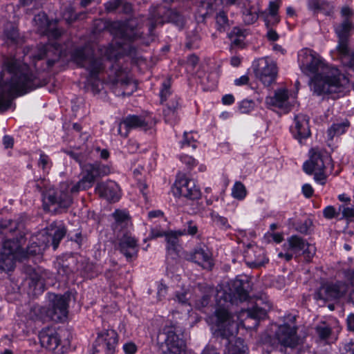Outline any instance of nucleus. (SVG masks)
<instances>
[{
  "label": "nucleus",
  "mask_w": 354,
  "mask_h": 354,
  "mask_svg": "<svg viewBox=\"0 0 354 354\" xmlns=\"http://www.w3.org/2000/svg\"><path fill=\"white\" fill-rule=\"evenodd\" d=\"M285 252H281L278 254V257L279 258H284L286 261H290L292 258L295 257V254H293L290 250H284Z\"/></svg>",
  "instance_id": "e2e57ef3"
},
{
  "label": "nucleus",
  "mask_w": 354,
  "mask_h": 354,
  "mask_svg": "<svg viewBox=\"0 0 354 354\" xmlns=\"http://www.w3.org/2000/svg\"><path fill=\"white\" fill-rule=\"evenodd\" d=\"M312 225L313 221L310 218L297 221L294 225L295 230L304 234H308L310 232Z\"/></svg>",
  "instance_id": "37998d69"
},
{
  "label": "nucleus",
  "mask_w": 354,
  "mask_h": 354,
  "mask_svg": "<svg viewBox=\"0 0 354 354\" xmlns=\"http://www.w3.org/2000/svg\"><path fill=\"white\" fill-rule=\"evenodd\" d=\"M112 216L115 220L113 227L123 228L126 227L129 222V217L128 214L124 210L116 209L113 214Z\"/></svg>",
  "instance_id": "f704fd0d"
},
{
  "label": "nucleus",
  "mask_w": 354,
  "mask_h": 354,
  "mask_svg": "<svg viewBox=\"0 0 354 354\" xmlns=\"http://www.w3.org/2000/svg\"><path fill=\"white\" fill-rule=\"evenodd\" d=\"M197 289L200 292V295H198L195 299H192V301L194 303L196 308L201 310L206 307L210 302L213 290L211 287L198 285ZM191 293L188 290L182 288L180 291H176L174 300L179 304L185 306H190L191 302Z\"/></svg>",
  "instance_id": "4468645a"
},
{
  "label": "nucleus",
  "mask_w": 354,
  "mask_h": 354,
  "mask_svg": "<svg viewBox=\"0 0 354 354\" xmlns=\"http://www.w3.org/2000/svg\"><path fill=\"white\" fill-rule=\"evenodd\" d=\"M255 105L254 101L246 99L240 102L239 109L241 113L248 114L254 110Z\"/></svg>",
  "instance_id": "de8ad7c7"
},
{
  "label": "nucleus",
  "mask_w": 354,
  "mask_h": 354,
  "mask_svg": "<svg viewBox=\"0 0 354 354\" xmlns=\"http://www.w3.org/2000/svg\"><path fill=\"white\" fill-rule=\"evenodd\" d=\"M316 252V248L311 244L307 243V245L304 248L301 254L304 255L305 260L310 262Z\"/></svg>",
  "instance_id": "864d4df0"
},
{
  "label": "nucleus",
  "mask_w": 354,
  "mask_h": 354,
  "mask_svg": "<svg viewBox=\"0 0 354 354\" xmlns=\"http://www.w3.org/2000/svg\"><path fill=\"white\" fill-rule=\"evenodd\" d=\"M337 90H313V95L316 97H322V100H328L332 98L336 99L337 97L333 95L336 93Z\"/></svg>",
  "instance_id": "8fccbe9b"
},
{
  "label": "nucleus",
  "mask_w": 354,
  "mask_h": 354,
  "mask_svg": "<svg viewBox=\"0 0 354 354\" xmlns=\"http://www.w3.org/2000/svg\"><path fill=\"white\" fill-rule=\"evenodd\" d=\"M39 339L42 347L50 351L58 350L61 339L58 333L53 328H43L39 333Z\"/></svg>",
  "instance_id": "b1692460"
},
{
  "label": "nucleus",
  "mask_w": 354,
  "mask_h": 354,
  "mask_svg": "<svg viewBox=\"0 0 354 354\" xmlns=\"http://www.w3.org/2000/svg\"><path fill=\"white\" fill-rule=\"evenodd\" d=\"M210 218L216 227L222 230H227L231 228L226 217L221 216L218 212L212 210L209 214Z\"/></svg>",
  "instance_id": "c9c22d12"
},
{
  "label": "nucleus",
  "mask_w": 354,
  "mask_h": 354,
  "mask_svg": "<svg viewBox=\"0 0 354 354\" xmlns=\"http://www.w3.org/2000/svg\"><path fill=\"white\" fill-rule=\"evenodd\" d=\"M171 10L163 5L151 8L149 11V17L147 19L148 33L151 35L156 25L169 21L171 19Z\"/></svg>",
  "instance_id": "412c9836"
},
{
  "label": "nucleus",
  "mask_w": 354,
  "mask_h": 354,
  "mask_svg": "<svg viewBox=\"0 0 354 354\" xmlns=\"http://www.w3.org/2000/svg\"><path fill=\"white\" fill-rule=\"evenodd\" d=\"M341 13L346 19L342 24L335 27V32L339 38L337 49L342 63L354 70V51L350 53L347 44L348 33L352 28V24L348 17L352 15V11L348 7H343Z\"/></svg>",
  "instance_id": "1a4fd4ad"
},
{
  "label": "nucleus",
  "mask_w": 354,
  "mask_h": 354,
  "mask_svg": "<svg viewBox=\"0 0 354 354\" xmlns=\"http://www.w3.org/2000/svg\"><path fill=\"white\" fill-rule=\"evenodd\" d=\"M183 227V229L177 230V233L178 234V235L194 236L198 232V226L196 223L192 220L187 221L184 224Z\"/></svg>",
  "instance_id": "a19ab883"
},
{
  "label": "nucleus",
  "mask_w": 354,
  "mask_h": 354,
  "mask_svg": "<svg viewBox=\"0 0 354 354\" xmlns=\"http://www.w3.org/2000/svg\"><path fill=\"white\" fill-rule=\"evenodd\" d=\"M38 165L44 172L48 171L52 165L49 156L44 153H41L38 160Z\"/></svg>",
  "instance_id": "3c124183"
},
{
  "label": "nucleus",
  "mask_w": 354,
  "mask_h": 354,
  "mask_svg": "<svg viewBox=\"0 0 354 354\" xmlns=\"http://www.w3.org/2000/svg\"><path fill=\"white\" fill-rule=\"evenodd\" d=\"M339 351L341 354H354V340L344 343Z\"/></svg>",
  "instance_id": "5fc2aeb1"
},
{
  "label": "nucleus",
  "mask_w": 354,
  "mask_h": 354,
  "mask_svg": "<svg viewBox=\"0 0 354 354\" xmlns=\"http://www.w3.org/2000/svg\"><path fill=\"white\" fill-rule=\"evenodd\" d=\"M298 63L301 71L308 76L310 86L313 88L340 87L348 82L338 68L326 65L322 59L309 48H303L298 53Z\"/></svg>",
  "instance_id": "423d86ee"
},
{
  "label": "nucleus",
  "mask_w": 354,
  "mask_h": 354,
  "mask_svg": "<svg viewBox=\"0 0 354 354\" xmlns=\"http://www.w3.org/2000/svg\"><path fill=\"white\" fill-rule=\"evenodd\" d=\"M349 127L350 122L348 120L333 123L327 130L328 140H333L334 137L345 133Z\"/></svg>",
  "instance_id": "2f4dec72"
},
{
  "label": "nucleus",
  "mask_w": 354,
  "mask_h": 354,
  "mask_svg": "<svg viewBox=\"0 0 354 354\" xmlns=\"http://www.w3.org/2000/svg\"><path fill=\"white\" fill-rule=\"evenodd\" d=\"M339 211L342 212V217L348 221H354V208L342 205L339 206Z\"/></svg>",
  "instance_id": "09e8293b"
},
{
  "label": "nucleus",
  "mask_w": 354,
  "mask_h": 354,
  "mask_svg": "<svg viewBox=\"0 0 354 354\" xmlns=\"http://www.w3.org/2000/svg\"><path fill=\"white\" fill-rule=\"evenodd\" d=\"M195 136H196V133L193 131L185 132L182 140L180 141V147H192L195 149L197 147Z\"/></svg>",
  "instance_id": "ea45409f"
},
{
  "label": "nucleus",
  "mask_w": 354,
  "mask_h": 354,
  "mask_svg": "<svg viewBox=\"0 0 354 354\" xmlns=\"http://www.w3.org/2000/svg\"><path fill=\"white\" fill-rule=\"evenodd\" d=\"M248 194L245 186L241 181H236L231 189V196L236 200L243 201Z\"/></svg>",
  "instance_id": "4c0bfd02"
},
{
  "label": "nucleus",
  "mask_w": 354,
  "mask_h": 354,
  "mask_svg": "<svg viewBox=\"0 0 354 354\" xmlns=\"http://www.w3.org/2000/svg\"><path fill=\"white\" fill-rule=\"evenodd\" d=\"M198 62V58L195 55H192L188 57L187 61V67L194 68Z\"/></svg>",
  "instance_id": "680f3d73"
},
{
  "label": "nucleus",
  "mask_w": 354,
  "mask_h": 354,
  "mask_svg": "<svg viewBox=\"0 0 354 354\" xmlns=\"http://www.w3.org/2000/svg\"><path fill=\"white\" fill-rule=\"evenodd\" d=\"M243 18L246 24H250L254 23L258 19L257 9L254 8H245L243 10Z\"/></svg>",
  "instance_id": "a18cd8bd"
},
{
  "label": "nucleus",
  "mask_w": 354,
  "mask_h": 354,
  "mask_svg": "<svg viewBox=\"0 0 354 354\" xmlns=\"http://www.w3.org/2000/svg\"><path fill=\"white\" fill-rule=\"evenodd\" d=\"M119 250L127 261H131L138 255V246L136 240L133 237L124 236L119 242Z\"/></svg>",
  "instance_id": "a878e982"
},
{
  "label": "nucleus",
  "mask_w": 354,
  "mask_h": 354,
  "mask_svg": "<svg viewBox=\"0 0 354 354\" xmlns=\"http://www.w3.org/2000/svg\"><path fill=\"white\" fill-rule=\"evenodd\" d=\"M308 6L310 10L318 12L324 10L325 6L328 7L329 4L321 0H308Z\"/></svg>",
  "instance_id": "49530a36"
},
{
  "label": "nucleus",
  "mask_w": 354,
  "mask_h": 354,
  "mask_svg": "<svg viewBox=\"0 0 354 354\" xmlns=\"http://www.w3.org/2000/svg\"><path fill=\"white\" fill-rule=\"evenodd\" d=\"M178 106V101H174L171 104L168 105L167 107L164 109L163 115L165 120L167 123L173 124L177 120V113L176 109Z\"/></svg>",
  "instance_id": "e433bc0d"
},
{
  "label": "nucleus",
  "mask_w": 354,
  "mask_h": 354,
  "mask_svg": "<svg viewBox=\"0 0 354 354\" xmlns=\"http://www.w3.org/2000/svg\"><path fill=\"white\" fill-rule=\"evenodd\" d=\"M222 0H209L205 5L207 6V13L218 11L216 15V24L217 29L219 31H225L229 26V20L226 15V11L221 9L223 8Z\"/></svg>",
  "instance_id": "5701e85b"
},
{
  "label": "nucleus",
  "mask_w": 354,
  "mask_h": 354,
  "mask_svg": "<svg viewBox=\"0 0 354 354\" xmlns=\"http://www.w3.org/2000/svg\"><path fill=\"white\" fill-rule=\"evenodd\" d=\"M179 158L181 162L185 165L189 169H192L198 164V161L195 158L187 154L180 155Z\"/></svg>",
  "instance_id": "603ef678"
},
{
  "label": "nucleus",
  "mask_w": 354,
  "mask_h": 354,
  "mask_svg": "<svg viewBox=\"0 0 354 354\" xmlns=\"http://www.w3.org/2000/svg\"><path fill=\"white\" fill-rule=\"evenodd\" d=\"M174 186L180 196L192 200L198 199L201 197V190L196 186L194 179H190L185 176H178L175 181Z\"/></svg>",
  "instance_id": "6ab92c4d"
},
{
  "label": "nucleus",
  "mask_w": 354,
  "mask_h": 354,
  "mask_svg": "<svg viewBox=\"0 0 354 354\" xmlns=\"http://www.w3.org/2000/svg\"><path fill=\"white\" fill-rule=\"evenodd\" d=\"M18 35L17 28L10 22H7L3 27H0V36L6 41L15 42Z\"/></svg>",
  "instance_id": "473e14b6"
},
{
  "label": "nucleus",
  "mask_w": 354,
  "mask_h": 354,
  "mask_svg": "<svg viewBox=\"0 0 354 354\" xmlns=\"http://www.w3.org/2000/svg\"><path fill=\"white\" fill-rule=\"evenodd\" d=\"M301 191L304 196L307 198H310L314 192L312 186L308 183H306L302 186Z\"/></svg>",
  "instance_id": "052dcab7"
},
{
  "label": "nucleus",
  "mask_w": 354,
  "mask_h": 354,
  "mask_svg": "<svg viewBox=\"0 0 354 354\" xmlns=\"http://www.w3.org/2000/svg\"><path fill=\"white\" fill-rule=\"evenodd\" d=\"M274 337L284 347L294 348L298 344L295 315L288 314L284 316L283 323L277 326Z\"/></svg>",
  "instance_id": "ddd939ff"
},
{
  "label": "nucleus",
  "mask_w": 354,
  "mask_h": 354,
  "mask_svg": "<svg viewBox=\"0 0 354 354\" xmlns=\"http://www.w3.org/2000/svg\"><path fill=\"white\" fill-rule=\"evenodd\" d=\"M122 349L125 354H135L138 348L133 342H128L123 344Z\"/></svg>",
  "instance_id": "6e6d98bb"
},
{
  "label": "nucleus",
  "mask_w": 354,
  "mask_h": 354,
  "mask_svg": "<svg viewBox=\"0 0 354 354\" xmlns=\"http://www.w3.org/2000/svg\"><path fill=\"white\" fill-rule=\"evenodd\" d=\"M348 290L346 282L336 281L323 283L315 293L316 299L331 301L343 297Z\"/></svg>",
  "instance_id": "dca6fc26"
},
{
  "label": "nucleus",
  "mask_w": 354,
  "mask_h": 354,
  "mask_svg": "<svg viewBox=\"0 0 354 354\" xmlns=\"http://www.w3.org/2000/svg\"><path fill=\"white\" fill-rule=\"evenodd\" d=\"M323 214L326 218L331 219L336 216V210L333 206L328 205L323 209Z\"/></svg>",
  "instance_id": "13d9d810"
},
{
  "label": "nucleus",
  "mask_w": 354,
  "mask_h": 354,
  "mask_svg": "<svg viewBox=\"0 0 354 354\" xmlns=\"http://www.w3.org/2000/svg\"><path fill=\"white\" fill-rule=\"evenodd\" d=\"M25 216L20 215L15 220L0 221V234L7 236L0 251V274L8 273L14 270L17 261L37 254H41L50 245L57 250L66 230L62 223H53L44 230L32 236L26 250L22 245L26 243L28 230L25 225Z\"/></svg>",
  "instance_id": "f03ea898"
},
{
  "label": "nucleus",
  "mask_w": 354,
  "mask_h": 354,
  "mask_svg": "<svg viewBox=\"0 0 354 354\" xmlns=\"http://www.w3.org/2000/svg\"><path fill=\"white\" fill-rule=\"evenodd\" d=\"M254 259L248 261V265L252 268H258L264 266L268 263V259L264 254L263 251L259 250L254 252Z\"/></svg>",
  "instance_id": "79ce46f5"
},
{
  "label": "nucleus",
  "mask_w": 354,
  "mask_h": 354,
  "mask_svg": "<svg viewBox=\"0 0 354 354\" xmlns=\"http://www.w3.org/2000/svg\"><path fill=\"white\" fill-rule=\"evenodd\" d=\"M167 232L162 231L158 228H152L150 232V237L152 239H155L157 237H161L165 236Z\"/></svg>",
  "instance_id": "338daca9"
},
{
  "label": "nucleus",
  "mask_w": 354,
  "mask_h": 354,
  "mask_svg": "<svg viewBox=\"0 0 354 354\" xmlns=\"http://www.w3.org/2000/svg\"><path fill=\"white\" fill-rule=\"evenodd\" d=\"M104 6L109 12L118 11L127 14L132 10L131 4L123 0H110L105 3Z\"/></svg>",
  "instance_id": "c756f323"
},
{
  "label": "nucleus",
  "mask_w": 354,
  "mask_h": 354,
  "mask_svg": "<svg viewBox=\"0 0 354 354\" xmlns=\"http://www.w3.org/2000/svg\"><path fill=\"white\" fill-rule=\"evenodd\" d=\"M68 154L79 162L82 167V178L75 185L68 182H63L59 184L56 190L49 189L43 194V205L45 210H50L51 207L55 209H67L73 203L72 194L77 193L80 190H86L91 188L98 176H105L109 172V167L100 164H85L82 165V156L75 151H68Z\"/></svg>",
  "instance_id": "39448f33"
},
{
  "label": "nucleus",
  "mask_w": 354,
  "mask_h": 354,
  "mask_svg": "<svg viewBox=\"0 0 354 354\" xmlns=\"http://www.w3.org/2000/svg\"><path fill=\"white\" fill-rule=\"evenodd\" d=\"M94 151L103 160H107L109 158L110 153L106 149H101L100 147H95Z\"/></svg>",
  "instance_id": "bf43d9fd"
},
{
  "label": "nucleus",
  "mask_w": 354,
  "mask_h": 354,
  "mask_svg": "<svg viewBox=\"0 0 354 354\" xmlns=\"http://www.w3.org/2000/svg\"><path fill=\"white\" fill-rule=\"evenodd\" d=\"M307 245V242L297 235H292L288 237L283 244V250H289L295 254V257H300L304 248Z\"/></svg>",
  "instance_id": "c85d7f7f"
},
{
  "label": "nucleus",
  "mask_w": 354,
  "mask_h": 354,
  "mask_svg": "<svg viewBox=\"0 0 354 354\" xmlns=\"http://www.w3.org/2000/svg\"><path fill=\"white\" fill-rule=\"evenodd\" d=\"M309 155V160L303 165L304 171L308 175H312L315 171L325 170L326 164L330 161L328 153L319 148H312Z\"/></svg>",
  "instance_id": "f3484780"
},
{
  "label": "nucleus",
  "mask_w": 354,
  "mask_h": 354,
  "mask_svg": "<svg viewBox=\"0 0 354 354\" xmlns=\"http://www.w3.org/2000/svg\"><path fill=\"white\" fill-rule=\"evenodd\" d=\"M3 144L6 149L12 148L14 144V140L12 137L8 135L4 136L3 138Z\"/></svg>",
  "instance_id": "774afa93"
},
{
  "label": "nucleus",
  "mask_w": 354,
  "mask_h": 354,
  "mask_svg": "<svg viewBox=\"0 0 354 354\" xmlns=\"http://www.w3.org/2000/svg\"><path fill=\"white\" fill-rule=\"evenodd\" d=\"M277 74L276 64L268 59H261L255 69L257 77L265 86H269L275 80Z\"/></svg>",
  "instance_id": "a211bd4d"
},
{
  "label": "nucleus",
  "mask_w": 354,
  "mask_h": 354,
  "mask_svg": "<svg viewBox=\"0 0 354 354\" xmlns=\"http://www.w3.org/2000/svg\"><path fill=\"white\" fill-rule=\"evenodd\" d=\"M156 123V120L151 113H144L140 115L129 114L122 118L118 123V133L127 138L129 132L134 129L147 131Z\"/></svg>",
  "instance_id": "9b49d317"
},
{
  "label": "nucleus",
  "mask_w": 354,
  "mask_h": 354,
  "mask_svg": "<svg viewBox=\"0 0 354 354\" xmlns=\"http://www.w3.org/2000/svg\"><path fill=\"white\" fill-rule=\"evenodd\" d=\"M297 93L289 90H274L266 96L265 104L268 109L283 114L288 113L297 103Z\"/></svg>",
  "instance_id": "f8f14e48"
},
{
  "label": "nucleus",
  "mask_w": 354,
  "mask_h": 354,
  "mask_svg": "<svg viewBox=\"0 0 354 354\" xmlns=\"http://www.w3.org/2000/svg\"><path fill=\"white\" fill-rule=\"evenodd\" d=\"M143 17L132 18L126 21H115L108 24L107 28L113 35V40L107 46L99 48L100 55L107 60L114 59L109 75V82L113 84L121 83L122 86H138L133 79L127 66H120V58L124 55H130L135 51L131 44L132 41L141 38L144 32Z\"/></svg>",
  "instance_id": "20e7f679"
},
{
  "label": "nucleus",
  "mask_w": 354,
  "mask_h": 354,
  "mask_svg": "<svg viewBox=\"0 0 354 354\" xmlns=\"http://www.w3.org/2000/svg\"><path fill=\"white\" fill-rule=\"evenodd\" d=\"M191 259L207 270H211L214 265L212 253L205 245L196 247L191 256Z\"/></svg>",
  "instance_id": "393cba45"
},
{
  "label": "nucleus",
  "mask_w": 354,
  "mask_h": 354,
  "mask_svg": "<svg viewBox=\"0 0 354 354\" xmlns=\"http://www.w3.org/2000/svg\"><path fill=\"white\" fill-rule=\"evenodd\" d=\"M271 308V304L267 301L264 304L263 307H261L257 304L252 308L245 310L243 313H246L248 319H252L255 321L254 326H256L260 320L266 317L267 313Z\"/></svg>",
  "instance_id": "cd10ccee"
},
{
  "label": "nucleus",
  "mask_w": 354,
  "mask_h": 354,
  "mask_svg": "<svg viewBox=\"0 0 354 354\" xmlns=\"http://www.w3.org/2000/svg\"><path fill=\"white\" fill-rule=\"evenodd\" d=\"M313 174H314V180L316 183L319 185H324L326 183V176L324 174V170L315 171Z\"/></svg>",
  "instance_id": "4d7b16f0"
},
{
  "label": "nucleus",
  "mask_w": 354,
  "mask_h": 354,
  "mask_svg": "<svg viewBox=\"0 0 354 354\" xmlns=\"http://www.w3.org/2000/svg\"><path fill=\"white\" fill-rule=\"evenodd\" d=\"M266 37L270 41H275L279 39V35L277 32L274 30L269 28H268Z\"/></svg>",
  "instance_id": "0e129e2a"
},
{
  "label": "nucleus",
  "mask_w": 354,
  "mask_h": 354,
  "mask_svg": "<svg viewBox=\"0 0 354 354\" xmlns=\"http://www.w3.org/2000/svg\"><path fill=\"white\" fill-rule=\"evenodd\" d=\"M118 335L113 329H106L97 333L93 343V354H115Z\"/></svg>",
  "instance_id": "2eb2a0df"
},
{
  "label": "nucleus",
  "mask_w": 354,
  "mask_h": 354,
  "mask_svg": "<svg viewBox=\"0 0 354 354\" xmlns=\"http://www.w3.org/2000/svg\"><path fill=\"white\" fill-rule=\"evenodd\" d=\"M30 90H0V113L10 109L15 98L25 95Z\"/></svg>",
  "instance_id": "bb28decb"
},
{
  "label": "nucleus",
  "mask_w": 354,
  "mask_h": 354,
  "mask_svg": "<svg viewBox=\"0 0 354 354\" xmlns=\"http://www.w3.org/2000/svg\"><path fill=\"white\" fill-rule=\"evenodd\" d=\"M57 20H49L44 12L36 15L33 25L39 33L55 41L39 46L34 52L24 50L23 62L16 57L7 58L3 63L0 88H38L46 85V71L66 56L65 49L58 43L62 30Z\"/></svg>",
  "instance_id": "f257e3e1"
},
{
  "label": "nucleus",
  "mask_w": 354,
  "mask_h": 354,
  "mask_svg": "<svg viewBox=\"0 0 354 354\" xmlns=\"http://www.w3.org/2000/svg\"><path fill=\"white\" fill-rule=\"evenodd\" d=\"M290 131L294 138L301 144L303 140L308 138L310 135L309 118L304 114L295 115L294 124L290 127Z\"/></svg>",
  "instance_id": "4be33fe9"
},
{
  "label": "nucleus",
  "mask_w": 354,
  "mask_h": 354,
  "mask_svg": "<svg viewBox=\"0 0 354 354\" xmlns=\"http://www.w3.org/2000/svg\"><path fill=\"white\" fill-rule=\"evenodd\" d=\"M50 300L47 308L40 306H35L32 313L35 315L36 319H44L48 317L56 322H62L67 319L68 313L69 294L56 295L48 293Z\"/></svg>",
  "instance_id": "6e6552de"
},
{
  "label": "nucleus",
  "mask_w": 354,
  "mask_h": 354,
  "mask_svg": "<svg viewBox=\"0 0 354 354\" xmlns=\"http://www.w3.org/2000/svg\"><path fill=\"white\" fill-rule=\"evenodd\" d=\"M249 78L247 75H244L234 80V85L236 86H243L248 84Z\"/></svg>",
  "instance_id": "69168bd1"
},
{
  "label": "nucleus",
  "mask_w": 354,
  "mask_h": 354,
  "mask_svg": "<svg viewBox=\"0 0 354 354\" xmlns=\"http://www.w3.org/2000/svg\"><path fill=\"white\" fill-rule=\"evenodd\" d=\"M250 289V282L238 278L231 281L227 286L217 290L216 308L214 313L207 319L208 323L217 336L225 341V354H248V347L243 339L237 338L232 343L239 330V323L235 320L231 307L238 302L247 300Z\"/></svg>",
  "instance_id": "7ed1b4c3"
},
{
  "label": "nucleus",
  "mask_w": 354,
  "mask_h": 354,
  "mask_svg": "<svg viewBox=\"0 0 354 354\" xmlns=\"http://www.w3.org/2000/svg\"><path fill=\"white\" fill-rule=\"evenodd\" d=\"M95 193L110 203L118 201L121 197L119 185L113 180L98 183L95 188Z\"/></svg>",
  "instance_id": "aec40b11"
},
{
  "label": "nucleus",
  "mask_w": 354,
  "mask_h": 354,
  "mask_svg": "<svg viewBox=\"0 0 354 354\" xmlns=\"http://www.w3.org/2000/svg\"><path fill=\"white\" fill-rule=\"evenodd\" d=\"M279 8V1L278 0L270 1L268 7V15L266 19V24L271 22L277 24L279 22V19L277 15L278 10Z\"/></svg>",
  "instance_id": "58836bf2"
},
{
  "label": "nucleus",
  "mask_w": 354,
  "mask_h": 354,
  "mask_svg": "<svg viewBox=\"0 0 354 354\" xmlns=\"http://www.w3.org/2000/svg\"><path fill=\"white\" fill-rule=\"evenodd\" d=\"M182 328L176 324H166L159 332L158 339L165 343V354H185V342L180 337Z\"/></svg>",
  "instance_id": "9d476101"
},
{
  "label": "nucleus",
  "mask_w": 354,
  "mask_h": 354,
  "mask_svg": "<svg viewBox=\"0 0 354 354\" xmlns=\"http://www.w3.org/2000/svg\"><path fill=\"white\" fill-rule=\"evenodd\" d=\"M315 330L320 339H326L330 335L332 328L327 323L322 322L316 326Z\"/></svg>",
  "instance_id": "c03bdc74"
},
{
  "label": "nucleus",
  "mask_w": 354,
  "mask_h": 354,
  "mask_svg": "<svg viewBox=\"0 0 354 354\" xmlns=\"http://www.w3.org/2000/svg\"><path fill=\"white\" fill-rule=\"evenodd\" d=\"M247 35L245 29L234 27L229 34L231 42L236 46H242Z\"/></svg>",
  "instance_id": "72a5a7b5"
},
{
  "label": "nucleus",
  "mask_w": 354,
  "mask_h": 354,
  "mask_svg": "<svg viewBox=\"0 0 354 354\" xmlns=\"http://www.w3.org/2000/svg\"><path fill=\"white\" fill-rule=\"evenodd\" d=\"M179 236H181V235H178L177 230L169 231L165 234L166 249L169 254H177L179 248Z\"/></svg>",
  "instance_id": "7c9ffc66"
},
{
  "label": "nucleus",
  "mask_w": 354,
  "mask_h": 354,
  "mask_svg": "<svg viewBox=\"0 0 354 354\" xmlns=\"http://www.w3.org/2000/svg\"><path fill=\"white\" fill-rule=\"evenodd\" d=\"M93 49L88 46L75 48L71 53V59L77 66L85 68L88 72V81L93 82L91 88L100 86L99 75L104 68L102 58L95 59Z\"/></svg>",
  "instance_id": "0eeeda50"
}]
</instances>
